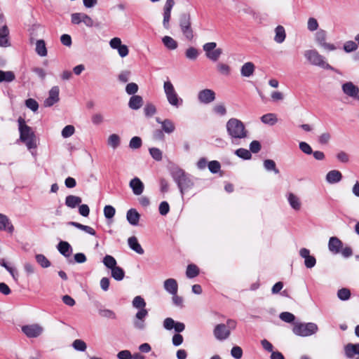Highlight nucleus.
<instances>
[{
    "instance_id": "f257e3e1",
    "label": "nucleus",
    "mask_w": 359,
    "mask_h": 359,
    "mask_svg": "<svg viewBox=\"0 0 359 359\" xmlns=\"http://www.w3.org/2000/svg\"><path fill=\"white\" fill-rule=\"evenodd\" d=\"M170 175L177 184L182 196L184 194V191H188L194 186L191 176L180 168H172L170 170Z\"/></svg>"
},
{
    "instance_id": "f03ea898",
    "label": "nucleus",
    "mask_w": 359,
    "mask_h": 359,
    "mask_svg": "<svg viewBox=\"0 0 359 359\" xmlns=\"http://www.w3.org/2000/svg\"><path fill=\"white\" fill-rule=\"evenodd\" d=\"M226 131L231 139L232 144H237V140L247 137L248 131L245 130L243 123L236 118H231L226 122Z\"/></svg>"
},
{
    "instance_id": "7ed1b4c3",
    "label": "nucleus",
    "mask_w": 359,
    "mask_h": 359,
    "mask_svg": "<svg viewBox=\"0 0 359 359\" xmlns=\"http://www.w3.org/2000/svg\"><path fill=\"white\" fill-rule=\"evenodd\" d=\"M304 55L311 65L320 67L325 69L335 71L334 68L327 63L325 61V57L316 49L307 50L304 52Z\"/></svg>"
},
{
    "instance_id": "20e7f679",
    "label": "nucleus",
    "mask_w": 359,
    "mask_h": 359,
    "mask_svg": "<svg viewBox=\"0 0 359 359\" xmlns=\"http://www.w3.org/2000/svg\"><path fill=\"white\" fill-rule=\"evenodd\" d=\"M318 330V325L314 323H297L294 325L292 332L295 335L309 337L316 334Z\"/></svg>"
},
{
    "instance_id": "39448f33",
    "label": "nucleus",
    "mask_w": 359,
    "mask_h": 359,
    "mask_svg": "<svg viewBox=\"0 0 359 359\" xmlns=\"http://www.w3.org/2000/svg\"><path fill=\"white\" fill-rule=\"evenodd\" d=\"M163 89L167 100L171 106L175 108H179L182 105L183 100L178 96L172 83L170 81L164 82Z\"/></svg>"
},
{
    "instance_id": "423d86ee",
    "label": "nucleus",
    "mask_w": 359,
    "mask_h": 359,
    "mask_svg": "<svg viewBox=\"0 0 359 359\" xmlns=\"http://www.w3.org/2000/svg\"><path fill=\"white\" fill-rule=\"evenodd\" d=\"M179 25L184 37L191 41L194 38V31L191 28V15L188 13H181L179 18Z\"/></svg>"
},
{
    "instance_id": "0eeeda50",
    "label": "nucleus",
    "mask_w": 359,
    "mask_h": 359,
    "mask_svg": "<svg viewBox=\"0 0 359 359\" xmlns=\"http://www.w3.org/2000/svg\"><path fill=\"white\" fill-rule=\"evenodd\" d=\"M327 36V32L324 29H320L315 34V41L321 48L325 50H335L337 49V46L334 44L326 42Z\"/></svg>"
},
{
    "instance_id": "6e6552de",
    "label": "nucleus",
    "mask_w": 359,
    "mask_h": 359,
    "mask_svg": "<svg viewBox=\"0 0 359 359\" xmlns=\"http://www.w3.org/2000/svg\"><path fill=\"white\" fill-rule=\"evenodd\" d=\"M18 123L20 132V139L22 142L28 140V139L32 137H35V134L32 128L26 124L23 118L19 117Z\"/></svg>"
},
{
    "instance_id": "1a4fd4ad",
    "label": "nucleus",
    "mask_w": 359,
    "mask_h": 359,
    "mask_svg": "<svg viewBox=\"0 0 359 359\" xmlns=\"http://www.w3.org/2000/svg\"><path fill=\"white\" fill-rule=\"evenodd\" d=\"M21 330L28 338H36L39 337L43 331V328L39 324L23 325Z\"/></svg>"
},
{
    "instance_id": "9d476101",
    "label": "nucleus",
    "mask_w": 359,
    "mask_h": 359,
    "mask_svg": "<svg viewBox=\"0 0 359 359\" xmlns=\"http://www.w3.org/2000/svg\"><path fill=\"white\" fill-rule=\"evenodd\" d=\"M341 90L346 95L359 102V88L354 85L351 81L343 83L341 86Z\"/></svg>"
},
{
    "instance_id": "9b49d317",
    "label": "nucleus",
    "mask_w": 359,
    "mask_h": 359,
    "mask_svg": "<svg viewBox=\"0 0 359 359\" xmlns=\"http://www.w3.org/2000/svg\"><path fill=\"white\" fill-rule=\"evenodd\" d=\"M213 334L217 340L224 341L229 338L231 331L225 324L220 323L215 327Z\"/></svg>"
},
{
    "instance_id": "f8f14e48",
    "label": "nucleus",
    "mask_w": 359,
    "mask_h": 359,
    "mask_svg": "<svg viewBox=\"0 0 359 359\" xmlns=\"http://www.w3.org/2000/svg\"><path fill=\"white\" fill-rule=\"evenodd\" d=\"M198 100L202 104H210L215 100V93L211 89H203L198 92Z\"/></svg>"
},
{
    "instance_id": "ddd939ff",
    "label": "nucleus",
    "mask_w": 359,
    "mask_h": 359,
    "mask_svg": "<svg viewBox=\"0 0 359 359\" xmlns=\"http://www.w3.org/2000/svg\"><path fill=\"white\" fill-rule=\"evenodd\" d=\"M60 89L59 87L55 86L51 88L48 93V97L44 100V106L46 107H52L57 103L59 98Z\"/></svg>"
},
{
    "instance_id": "4468645a",
    "label": "nucleus",
    "mask_w": 359,
    "mask_h": 359,
    "mask_svg": "<svg viewBox=\"0 0 359 359\" xmlns=\"http://www.w3.org/2000/svg\"><path fill=\"white\" fill-rule=\"evenodd\" d=\"M299 255L304 259V265L308 269L315 266L316 259L314 256L310 255V251L307 248H302L299 250Z\"/></svg>"
},
{
    "instance_id": "2eb2a0df",
    "label": "nucleus",
    "mask_w": 359,
    "mask_h": 359,
    "mask_svg": "<svg viewBox=\"0 0 359 359\" xmlns=\"http://www.w3.org/2000/svg\"><path fill=\"white\" fill-rule=\"evenodd\" d=\"M175 5V1H166L163 7V25L165 29L169 27V21L170 20L171 11Z\"/></svg>"
},
{
    "instance_id": "dca6fc26",
    "label": "nucleus",
    "mask_w": 359,
    "mask_h": 359,
    "mask_svg": "<svg viewBox=\"0 0 359 359\" xmlns=\"http://www.w3.org/2000/svg\"><path fill=\"white\" fill-rule=\"evenodd\" d=\"M0 230L7 231L10 233L14 231V226L11 220L6 215L2 213H0Z\"/></svg>"
},
{
    "instance_id": "f3484780",
    "label": "nucleus",
    "mask_w": 359,
    "mask_h": 359,
    "mask_svg": "<svg viewBox=\"0 0 359 359\" xmlns=\"http://www.w3.org/2000/svg\"><path fill=\"white\" fill-rule=\"evenodd\" d=\"M343 243L337 237H331L328 243L329 250L333 253H339L342 248Z\"/></svg>"
},
{
    "instance_id": "a211bd4d",
    "label": "nucleus",
    "mask_w": 359,
    "mask_h": 359,
    "mask_svg": "<svg viewBox=\"0 0 359 359\" xmlns=\"http://www.w3.org/2000/svg\"><path fill=\"white\" fill-rule=\"evenodd\" d=\"M165 290L170 294H175L177 293L178 285L177 282L174 278L166 279L163 283Z\"/></svg>"
},
{
    "instance_id": "6ab92c4d",
    "label": "nucleus",
    "mask_w": 359,
    "mask_h": 359,
    "mask_svg": "<svg viewBox=\"0 0 359 359\" xmlns=\"http://www.w3.org/2000/svg\"><path fill=\"white\" fill-rule=\"evenodd\" d=\"M126 219L130 225L137 226L140 219V215L136 209L130 208L126 213Z\"/></svg>"
},
{
    "instance_id": "aec40b11",
    "label": "nucleus",
    "mask_w": 359,
    "mask_h": 359,
    "mask_svg": "<svg viewBox=\"0 0 359 359\" xmlns=\"http://www.w3.org/2000/svg\"><path fill=\"white\" fill-rule=\"evenodd\" d=\"M129 185L135 195L139 196L144 191V184L138 177L131 180Z\"/></svg>"
},
{
    "instance_id": "412c9836",
    "label": "nucleus",
    "mask_w": 359,
    "mask_h": 359,
    "mask_svg": "<svg viewBox=\"0 0 359 359\" xmlns=\"http://www.w3.org/2000/svg\"><path fill=\"white\" fill-rule=\"evenodd\" d=\"M342 179V174L337 170L329 171L325 177V180L329 184H336L339 182Z\"/></svg>"
},
{
    "instance_id": "4be33fe9",
    "label": "nucleus",
    "mask_w": 359,
    "mask_h": 359,
    "mask_svg": "<svg viewBox=\"0 0 359 359\" xmlns=\"http://www.w3.org/2000/svg\"><path fill=\"white\" fill-rule=\"evenodd\" d=\"M344 353L346 358H353L355 355H359V343H349L344 346Z\"/></svg>"
},
{
    "instance_id": "5701e85b",
    "label": "nucleus",
    "mask_w": 359,
    "mask_h": 359,
    "mask_svg": "<svg viewBox=\"0 0 359 359\" xmlns=\"http://www.w3.org/2000/svg\"><path fill=\"white\" fill-rule=\"evenodd\" d=\"M57 249L65 257H69L72 253V248L67 241H61L57 244Z\"/></svg>"
},
{
    "instance_id": "b1692460",
    "label": "nucleus",
    "mask_w": 359,
    "mask_h": 359,
    "mask_svg": "<svg viewBox=\"0 0 359 359\" xmlns=\"http://www.w3.org/2000/svg\"><path fill=\"white\" fill-rule=\"evenodd\" d=\"M9 30L6 25H2L0 28V46L6 47L10 46L8 42Z\"/></svg>"
},
{
    "instance_id": "393cba45",
    "label": "nucleus",
    "mask_w": 359,
    "mask_h": 359,
    "mask_svg": "<svg viewBox=\"0 0 359 359\" xmlns=\"http://www.w3.org/2000/svg\"><path fill=\"white\" fill-rule=\"evenodd\" d=\"M82 202V199L81 197L74 196V195H69L65 198V205L69 208H75L79 206Z\"/></svg>"
},
{
    "instance_id": "a878e982",
    "label": "nucleus",
    "mask_w": 359,
    "mask_h": 359,
    "mask_svg": "<svg viewBox=\"0 0 359 359\" xmlns=\"http://www.w3.org/2000/svg\"><path fill=\"white\" fill-rule=\"evenodd\" d=\"M128 243L130 249L134 250L139 255H143L144 251L140 244L139 243L137 238L135 236H131L128 240Z\"/></svg>"
},
{
    "instance_id": "bb28decb",
    "label": "nucleus",
    "mask_w": 359,
    "mask_h": 359,
    "mask_svg": "<svg viewBox=\"0 0 359 359\" xmlns=\"http://www.w3.org/2000/svg\"><path fill=\"white\" fill-rule=\"evenodd\" d=\"M143 104V99L140 95H133L128 102V107L133 110H137Z\"/></svg>"
},
{
    "instance_id": "cd10ccee",
    "label": "nucleus",
    "mask_w": 359,
    "mask_h": 359,
    "mask_svg": "<svg viewBox=\"0 0 359 359\" xmlns=\"http://www.w3.org/2000/svg\"><path fill=\"white\" fill-rule=\"evenodd\" d=\"M255 65L251 62H245L241 68V74L243 76L250 77L255 72Z\"/></svg>"
},
{
    "instance_id": "c85d7f7f",
    "label": "nucleus",
    "mask_w": 359,
    "mask_h": 359,
    "mask_svg": "<svg viewBox=\"0 0 359 359\" xmlns=\"http://www.w3.org/2000/svg\"><path fill=\"white\" fill-rule=\"evenodd\" d=\"M274 41L278 43H282L286 37L285 28L282 25H278L275 29Z\"/></svg>"
},
{
    "instance_id": "c756f323",
    "label": "nucleus",
    "mask_w": 359,
    "mask_h": 359,
    "mask_svg": "<svg viewBox=\"0 0 359 359\" xmlns=\"http://www.w3.org/2000/svg\"><path fill=\"white\" fill-rule=\"evenodd\" d=\"M161 125L162 128L161 130L165 133H172L175 130V124L170 119H164L162 123H161Z\"/></svg>"
},
{
    "instance_id": "7c9ffc66",
    "label": "nucleus",
    "mask_w": 359,
    "mask_h": 359,
    "mask_svg": "<svg viewBox=\"0 0 359 359\" xmlns=\"http://www.w3.org/2000/svg\"><path fill=\"white\" fill-rule=\"evenodd\" d=\"M15 76L12 71H3L0 70V83L7 82L10 83L15 80Z\"/></svg>"
},
{
    "instance_id": "2f4dec72",
    "label": "nucleus",
    "mask_w": 359,
    "mask_h": 359,
    "mask_svg": "<svg viewBox=\"0 0 359 359\" xmlns=\"http://www.w3.org/2000/svg\"><path fill=\"white\" fill-rule=\"evenodd\" d=\"M287 201L290 206L295 210H299L301 208L299 198L292 193L287 195Z\"/></svg>"
},
{
    "instance_id": "473e14b6",
    "label": "nucleus",
    "mask_w": 359,
    "mask_h": 359,
    "mask_svg": "<svg viewBox=\"0 0 359 359\" xmlns=\"http://www.w3.org/2000/svg\"><path fill=\"white\" fill-rule=\"evenodd\" d=\"M111 275L114 280L121 281L124 278L125 271L121 267L116 266L111 269Z\"/></svg>"
},
{
    "instance_id": "72a5a7b5",
    "label": "nucleus",
    "mask_w": 359,
    "mask_h": 359,
    "mask_svg": "<svg viewBox=\"0 0 359 359\" xmlns=\"http://www.w3.org/2000/svg\"><path fill=\"white\" fill-rule=\"evenodd\" d=\"M36 52L41 57H45L47 55V48L44 40L39 39L36 43Z\"/></svg>"
},
{
    "instance_id": "f704fd0d",
    "label": "nucleus",
    "mask_w": 359,
    "mask_h": 359,
    "mask_svg": "<svg viewBox=\"0 0 359 359\" xmlns=\"http://www.w3.org/2000/svg\"><path fill=\"white\" fill-rule=\"evenodd\" d=\"M162 42L168 50H175L178 46L177 42L169 36H163L162 38Z\"/></svg>"
},
{
    "instance_id": "c9c22d12",
    "label": "nucleus",
    "mask_w": 359,
    "mask_h": 359,
    "mask_svg": "<svg viewBox=\"0 0 359 359\" xmlns=\"http://www.w3.org/2000/svg\"><path fill=\"white\" fill-rule=\"evenodd\" d=\"M261 121L265 124L270 126H274L278 122V118L275 114L269 113L263 115L261 117Z\"/></svg>"
},
{
    "instance_id": "e433bc0d",
    "label": "nucleus",
    "mask_w": 359,
    "mask_h": 359,
    "mask_svg": "<svg viewBox=\"0 0 359 359\" xmlns=\"http://www.w3.org/2000/svg\"><path fill=\"white\" fill-rule=\"evenodd\" d=\"M199 274L198 267L194 264H190L187 267L186 276L188 278H194Z\"/></svg>"
},
{
    "instance_id": "4c0bfd02",
    "label": "nucleus",
    "mask_w": 359,
    "mask_h": 359,
    "mask_svg": "<svg viewBox=\"0 0 359 359\" xmlns=\"http://www.w3.org/2000/svg\"><path fill=\"white\" fill-rule=\"evenodd\" d=\"M107 144L114 149H116L121 144L120 137L116 134L110 135L107 140Z\"/></svg>"
},
{
    "instance_id": "58836bf2",
    "label": "nucleus",
    "mask_w": 359,
    "mask_h": 359,
    "mask_svg": "<svg viewBox=\"0 0 359 359\" xmlns=\"http://www.w3.org/2000/svg\"><path fill=\"white\" fill-rule=\"evenodd\" d=\"M264 168L266 170L269 172L273 171L275 174H278L280 172L276 168L275 161L271 159H266L264 161Z\"/></svg>"
},
{
    "instance_id": "ea45409f",
    "label": "nucleus",
    "mask_w": 359,
    "mask_h": 359,
    "mask_svg": "<svg viewBox=\"0 0 359 359\" xmlns=\"http://www.w3.org/2000/svg\"><path fill=\"white\" fill-rule=\"evenodd\" d=\"M98 313L103 318L113 320L116 318V315L112 310L103 309L102 306L98 308Z\"/></svg>"
},
{
    "instance_id": "a19ab883",
    "label": "nucleus",
    "mask_w": 359,
    "mask_h": 359,
    "mask_svg": "<svg viewBox=\"0 0 359 359\" xmlns=\"http://www.w3.org/2000/svg\"><path fill=\"white\" fill-rule=\"evenodd\" d=\"M102 262L104 265L109 269H112L117 266V262L115 258L109 255H105V257L103 258Z\"/></svg>"
},
{
    "instance_id": "79ce46f5",
    "label": "nucleus",
    "mask_w": 359,
    "mask_h": 359,
    "mask_svg": "<svg viewBox=\"0 0 359 359\" xmlns=\"http://www.w3.org/2000/svg\"><path fill=\"white\" fill-rule=\"evenodd\" d=\"M35 258L42 268H48L50 266V262L42 254L36 255Z\"/></svg>"
},
{
    "instance_id": "37998d69",
    "label": "nucleus",
    "mask_w": 359,
    "mask_h": 359,
    "mask_svg": "<svg viewBox=\"0 0 359 359\" xmlns=\"http://www.w3.org/2000/svg\"><path fill=\"white\" fill-rule=\"evenodd\" d=\"M337 297L341 301H347L351 297V291L349 289L343 287L337 291Z\"/></svg>"
},
{
    "instance_id": "c03bdc74",
    "label": "nucleus",
    "mask_w": 359,
    "mask_h": 359,
    "mask_svg": "<svg viewBox=\"0 0 359 359\" xmlns=\"http://www.w3.org/2000/svg\"><path fill=\"white\" fill-rule=\"evenodd\" d=\"M236 155L244 160H249L252 158V154L246 149L240 148L236 150Z\"/></svg>"
},
{
    "instance_id": "a18cd8bd",
    "label": "nucleus",
    "mask_w": 359,
    "mask_h": 359,
    "mask_svg": "<svg viewBox=\"0 0 359 359\" xmlns=\"http://www.w3.org/2000/svg\"><path fill=\"white\" fill-rule=\"evenodd\" d=\"M199 55L198 49L194 47H189L185 52V56L189 60H195Z\"/></svg>"
},
{
    "instance_id": "49530a36",
    "label": "nucleus",
    "mask_w": 359,
    "mask_h": 359,
    "mask_svg": "<svg viewBox=\"0 0 359 359\" xmlns=\"http://www.w3.org/2000/svg\"><path fill=\"white\" fill-rule=\"evenodd\" d=\"M343 49L346 53H351L358 49V44L353 41H347L344 43Z\"/></svg>"
},
{
    "instance_id": "de8ad7c7",
    "label": "nucleus",
    "mask_w": 359,
    "mask_h": 359,
    "mask_svg": "<svg viewBox=\"0 0 359 359\" xmlns=\"http://www.w3.org/2000/svg\"><path fill=\"white\" fill-rule=\"evenodd\" d=\"M222 53L221 48H215L206 55V57L212 61H217Z\"/></svg>"
},
{
    "instance_id": "09e8293b",
    "label": "nucleus",
    "mask_w": 359,
    "mask_h": 359,
    "mask_svg": "<svg viewBox=\"0 0 359 359\" xmlns=\"http://www.w3.org/2000/svg\"><path fill=\"white\" fill-rule=\"evenodd\" d=\"M279 318H280L281 320L288 323H291L294 322V320H295L294 315L292 314V313L287 311L282 312L280 314Z\"/></svg>"
},
{
    "instance_id": "8fccbe9b",
    "label": "nucleus",
    "mask_w": 359,
    "mask_h": 359,
    "mask_svg": "<svg viewBox=\"0 0 359 359\" xmlns=\"http://www.w3.org/2000/svg\"><path fill=\"white\" fill-rule=\"evenodd\" d=\"M133 306L137 309H145L146 302L141 296H136L133 300Z\"/></svg>"
},
{
    "instance_id": "3c124183",
    "label": "nucleus",
    "mask_w": 359,
    "mask_h": 359,
    "mask_svg": "<svg viewBox=\"0 0 359 359\" xmlns=\"http://www.w3.org/2000/svg\"><path fill=\"white\" fill-rule=\"evenodd\" d=\"M25 106L31 109L33 112H36L39 109L38 102L33 98H29L25 100Z\"/></svg>"
},
{
    "instance_id": "603ef678",
    "label": "nucleus",
    "mask_w": 359,
    "mask_h": 359,
    "mask_svg": "<svg viewBox=\"0 0 359 359\" xmlns=\"http://www.w3.org/2000/svg\"><path fill=\"white\" fill-rule=\"evenodd\" d=\"M142 144V139L140 137L135 136L130 140L129 147L133 149H137L141 147Z\"/></svg>"
},
{
    "instance_id": "864d4df0",
    "label": "nucleus",
    "mask_w": 359,
    "mask_h": 359,
    "mask_svg": "<svg viewBox=\"0 0 359 359\" xmlns=\"http://www.w3.org/2000/svg\"><path fill=\"white\" fill-rule=\"evenodd\" d=\"M144 112L147 117H151L156 112V107L151 103H148L144 108Z\"/></svg>"
},
{
    "instance_id": "5fc2aeb1",
    "label": "nucleus",
    "mask_w": 359,
    "mask_h": 359,
    "mask_svg": "<svg viewBox=\"0 0 359 359\" xmlns=\"http://www.w3.org/2000/svg\"><path fill=\"white\" fill-rule=\"evenodd\" d=\"M208 165L209 170L213 174L217 173L221 168L220 163L217 161H211Z\"/></svg>"
},
{
    "instance_id": "6e6d98bb",
    "label": "nucleus",
    "mask_w": 359,
    "mask_h": 359,
    "mask_svg": "<svg viewBox=\"0 0 359 359\" xmlns=\"http://www.w3.org/2000/svg\"><path fill=\"white\" fill-rule=\"evenodd\" d=\"M73 348L79 351H85L86 349V344L81 339H76L72 344Z\"/></svg>"
},
{
    "instance_id": "4d7b16f0",
    "label": "nucleus",
    "mask_w": 359,
    "mask_h": 359,
    "mask_svg": "<svg viewBox=\"0 0 359 359\" xmlns=\"http://www.w3.org/2000/svg\"><path fill=\"white\" fill-rule=\"evenodd\" d=\"M115 213L116 210L113 206L110 205H107L104 206V215L107 219H111L112 217H114Z\"/></svg>"
},
{
    "instance_id": "13d9d810",
    "label": "nucleus",
    "mask_w": 359,
    "mask_h": 359,
    "mask_svg": "<svg viewBox=\"0 0 359 359\" xmlns=\"http://www.w3.org/2000/svg\"><path fill=\"white\" fill-rule=\"evenodd\" d=\"M149 154L154 160L158 161L162 160V151L156 147L150 148Z\"/></svg>"
},
{
    "instance_id": "bf43d9fd",
    "label": "nucleus",
    "mask_w": 359,
    "mask_h": 359,
    "mask_svg": "<svg viewBox=\"0 0 359 359\" xmlns=\"http://www.w3.org/2000/svg\"><path fill=\"white\" fill-rule=\"evenodd\" d=\"M82 20L83 22L88 27L100 26L99 22H95L94 20L86 13H83Z\"/></svg>"
},
{
    "instance_id": "052dcab7",
    "label": "nucleus",
    "mask_w": 359,
    "mask_h": 359,
    "mask_svg": "<svg viewBox=\"0 0 359 359\" xmlns=\"http://www.w3.org/2000/svg\"><path fill=\"white\" fill-rule=\"evenodd\" d=\"M217 70L222 75L229 76L231 73V68L226 64L218 63L217 65Z\"/></svg>"
},
{
    "instance_id": "680f3d73",
    "label": "nucleus",
    "mask_w": 359,
    "mask_h": 359,
    "mask_svg": "<svg viewBox=\"0 0 359 359\" xmlns=\"http://www.w3.org/2000/svg\"><path fill=\"white\" fill-rule=\"evenodd\" d=\"M75 132V128L72 125L66 126L62 130V136L64 138H67L71 137Z\"/></svg>"
},
{
    "instance_id": "e2e57ef3",
    "label": "nucleus",
    "mask_w": 359,
    "mask_h": 359,
    "mask_svg": "<svg viewBox=\"0 0 359 359\" xmlns=\"http://www.w3.org/2000/svg\"><path fill=\"white\" fill-rule=\"evenodd\" d=\"M307 28L311 32L318 31V22L314 18H309L307 22Z\"/></svg>"
},
{
    "instance_id": "0e129e2a",
    "label": "nucleus",
    "mask_w": 359,
    "mask_h": 359,
    "mask_svg": "<svg viewBox=\"0 0 359 359\" xmlns=\"http://www.w3.org/2000/svg\"><path fill=\"white\" fill-rule=\"evenodd\" d=\"M138 91V86L135 83H129L126 87V92L128 95H135V94Z\"/></svg>"
},
{
    "instance_id": "69168bd1",
    "label": "nucleus",
    "mask_w": 359,
    "mask_h": 359,
    "mask_svg": "<svg viewBox=\"0 0 359 359\" xmlns=\"http://www.w3.org/2000/svg\"><path fill=\"white\" fill-rule=\"evenodd\" d=\"M231 355L235 359H241L243 356V350L240 346H235L231 350Z\"/></svg>"
},
{
    "instance_id": "338daca9",
    "label": "nucleus",
    "mask_w": 359,
    "mask_h": 359,
    "mask_svg": "<svg viewBox=\"0 0 359 359\" xmlns=\"http://www.w3.org/2000/svg\"><path fill=\"white\" fill-rule=\"evenodd\" d=\"M299 147L303 153H304L307 155L312 154V153H313V149H312L311 147L308 143H306L305 142H299Z\"/></svg>"
},
{
    "instance_id": "774afa93",
    "label": "nucleus",
    "mask_w": 359,
    "mask_h": 359,
    "mask_svg": "<svg viewBox=\"0 0 359 359\" xmlns=\"http://www.w3.org/2000/svg\"><path fill=\"white\" fill-rule=\"evenodd\" d=\"M158 210L161 215H166L170 211V205L168 203L167 201H162L159 205Z\"/></svg>"
}]
</instances>
